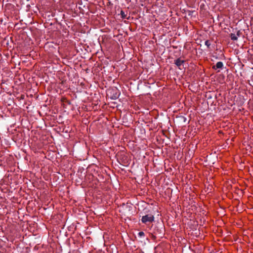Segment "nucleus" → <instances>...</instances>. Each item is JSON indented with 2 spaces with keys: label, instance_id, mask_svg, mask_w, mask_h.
I'll use <instances>...</instances> for the list:
<instances>
[{
  "label": "nucleus",
  "instance_id": "obj_1",
  "mask_svg": "<svg viewBox=\"0 0 253 253\" xmlns=\"http://www.w3.org/2000/svg\"><path fill=\"white\" fill-rule=\"evenodd\" d=\"M154 221V215L148 214L142 217L141 221L143 223L147 224V223H151Z\"/></svg>",
  "mask_w": 253,
  "mask_h": 253
},
{
  "label": "nucleus",
  "instance_id": "obj_2",
  "mask_svg": "<svg viewBox=\"0 0 253 253\" xmlns=\"http://www.w3.org/2000/svg\"><path fill=\"white\" fill-rule=\"evenodd\" d=\"M13 7V5L9 3H5L4 6V1H3L2 3V8H4L5 10L6 13L5 14V16H7L8 14V11H7V10H9L10 9H11Z\"/></svg>",
  "mask_w": 253,
  "mask_h": 253
},
{
  "label": "nucleus",
  "instance_id": "obj_3",
  "mask_svg": "<svg viewBox=\"0 0 253 253\" xmlns=\"http://www.w3.org/2000/svg\"><path fill=\"white\" fill-rule=\"evenodd\" d=\"M123 206L124 207L125 209L128 211V212L129 214L132 213V210L133 208V205L131 203H127L126 204H123Z\"/></svg>",
  "mask_w": 253,
  "mask_h": 253
},
{
  "label": "nucleus",
  "instance_id": "obj_4",
  "mask_svg": "<svg viewBox=\"0 0 253 253\" xmlns=\"http://www.w3.org/2000/svg\"><path fill=\"white\" fill-rule=\"evenodd\" d=\"M185 62V61L183 60H181L180 58H177V59L174 60V63L177 66V67L179 69H181V66L182 64Z\"/></svg>",
  "mask_w": 253,
  "mask_h": 253
},
{
  "label": "nucleus",
  "instance_id": "obj_5",
  "mask_svg": "<svg viewBox=\"0 0 253 253\" xmlns=\"http://www.w3.org/2000/svg\"><path fill=\"white\" fill-rule=\"evenodd\" d=\"M113 95L111 97V98L113 100H116L119 98L120 93L119 91L116 88L115 90H113Z\"/></svg>",
  "mask_w": 253,
  "mask_h": 253
},
{
  "label": "nucleus",
  "instance_id": "obj_6",
  "mask_svg": "<svg viewBox=\"0 0 253 253\" xmlns=\"http://www.w3.org/2000/svg\"><path fill=\"white\" fill-rule=\"evenodd\" d=\"M7 82V79L6 80H2L1 81V90L3 89L4 91L7 92L8 91L9 88L7 87V86H4L3 84H5V83Z\"/></svg>",
  "mask_w": 253,
  "mask_h": 253
},
{
  "label": "nucleus",
  "instance_id": "obj_7",
  "mask_svg": "<svg viewBox=\"0 0 253 253\" xmlns=\"http://www.w3.org/2000/svg\"><path fill=\"white\" fill-rule=\"evenodd\" d=\"M223 67V63L221 61H219L216 63L215 66H214L212 67V68L214 69H222Z\"/></svg>",
  "mask_w": 253,
  "mask_h": 253
},
{
  "label": "nucleus",
  "instance_id": "obj_8",
  "mask_svg": "<svg viewBox=\"0 0 253 253\" xmlns=\"http://www.w3.org/2000/svg\"><path fill=\"white\" fill-rule=\"evenodd\" d=\"M230 37L232 41H237L238 40V37L237 35L235 34L231 33L230 34Z\"/></svg>",
  "mask_w": 253,
  "mask_h": 253
},
{
  "label": "nucleus",
  "instance_id": "obj_9",
  "mask_svg": "<svg viewBox=\"0 0 253 253\" xmlns=\"http://www.w3.org/2000/svg\"><path fill=\"white\" fill-rule=\"evenodd\" d=\"M121 15L122 18H126V15L125 14V12L123 10H121Z\"/></svg>",
  "mask_w": 253,
  "mask_h": 253
},
{
  "label": "nucleus",
  "instance_id": "obj_10",
  "mask_svg": "<svg viewBox=\"0 0 253 253\" xmlns=\"http://www.w3.org/2000/svg\"><path fill=\"white\" fill-rule=\"evenodd\" d=\"M205 44L206 45H207V46L209 48L210 45H211V43L208 40H207L206 41H205Z\"/></svg>",
  "mask_w": 253,
  "mask_h": 253
},
{
  "label": "nucleus",
  "instance_id": "obj_11",
  "mask_svg": "<svg viewBox=\"0 0 253 253\" xmlns=\"http://www.w3.org/2000/svg\"><path fill=\"white\" fill-rule=\"evenodd\" d=\"M145 235V234L143 232H139L138 233V236L139 237H144Z\"/></svg>",
  "mask_w": 253,
  "mask_h": 253
},
{
  "label": "nucleus",
  "instance_id": "obj_12",
  "mask_svg": "<svg viewBox=\"0 0 253 253\" xmlns=\"http://www.w3.org/2000/svg\"><path fill=\"white\" fill-rule=\"evenodd\" d=\"M241 34H242V33L240 32V31L239 30L237 31L236 35L238 38L241 36Z\"/></svg>",
  "mask_w": 253,
  "mask_h": 253
},
{
  "label": "nucleus",
  "instance_id": "obj_13",
  "mask_svg": "<svg viewBox=\"0 0 253 253\" xmlns=\"http://www.w3.org/2000/svg\"><path fill=\"white\" fill-rule=\"evenodd\" d=\"M3 237L4 238V239H3V240L1 239V241H2V242L5 243L6 241H8V239L6 237H4V236Z\"/></svg>",
  "mask_w": 253,
  "mask_h": 253
},
{
  "label": "nucleus",
  "instance_id": "obj_14",
  "mask_svg": "<svg viewBox=\"0 0 253 253\" xmlns=\"http://www.w3.org/2000/svg\"><path fill=\"white\" fill-rule=\"evenodd\" d=\"M6 41V39L5 38H4V40L2 41V43L1 42V44L2 45V44H4L5 43V42Z\"/></svg>",
  "mask_w": 253,
  "mask_h": 253
},
{
  "label": "nucleus",
  "instance_id": "obj_15",
  "mask_svg": "<svg viewBox=\"0 0 253 253\" xmlns=\"http://www.w3.org/2000/svg\"><path fill=\"white\" fill-rule=\"evenodd\" d=\"M0 22H1V24L2 22V19H1Z\"/></svg>",
  "mask_w": 253,
  "mask_h": 253
},
{
  "label": "nucleus",
  "instance_id": "obj_16",
  "mask_svg": "<svg viewBox=\"0 0 253 253\" xmlns=\"http://www.w3.org/2000/svg\"><path fill=\"white\" fill-rule=\"evenodd\" d=\"M2 189L1 188L0 191L2 192Z\"/></svg>",
  "mask_w": 253,
  "mask_h": 253
},
{
  "label": "nucleus",
  "instance_id": "obj_17",
  "mask_svg": "<svg viewBox=\"0 0 253 253\" xmlns=\"http://www.w3.org/2000/svg\"><path fill=\"white\" fill-rule=\"evenodd\" d=\"M27 1H29L30 0H26Z\"/></svg>",
  "mask_w": 253,
  "mask_h": 253
}]
</instances>
